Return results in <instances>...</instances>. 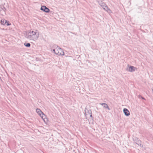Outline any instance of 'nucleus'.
Listing matches in <instances>:
<instances>
[{
    "label": "nucleus",
    "instance_id": "obj_7",
    "mask_svg": "<svg viewBox=\"0 0 153 153\" xmlns=\"http://www.w3.org/2000/svg\"><path fill=\"white\" fill-rule=\"evenodd\" d=\"M58 49L59 50H58V53H57V55L59 56L64 55V53L63 49L59 47L58 48Z\"/></svg>",
    "mask_w": 153,
    "mask_h": 153
},
{
    "label": "nucleus",
    "instance_id": "obj_19",
    "mask_svg": "<svg viewBox=\"0 0 153 153\" xmlns=\"http://www.w3.org/2000/svg\"><path fill=\"white\" fill-rule=\"evenodd\" d=\"M52 52H53L54 53H55V49H53Z\"/></svg>",
    "mask_w": 153,
    "mask_h": 153
},
{
    "label": "nucleus",
    "instance_id": "obj_20",
    "mask_svg": "<svg viewBox=\"0 0 153 153\" xmlns=\"http://www.w3.org/2000/svg\"><path fill=\"white\" fill-rule=\"evenodd\" d=\"M0 79H1V77L0 76Z\"/></svg>",
    "mask_w": 153,
    "mask_h": 153
},
{
    "label": "nucleus",
    "instance_id": "obj_3",
    "mask_svg": "<svg viewBox=\"0 0 153 153\" xmlns=\"http://www.w3.org/2000/svg\"><path fill=\"white\" fill-rule=\"evenodd\" d=\"M98 2L100 6L105 10L107 12H108V11H111V10L108 8V6L102 1H99Z\"/></svg>",
    "mask_w": 153,
    "mask_h": 153
},
{
    "label": "nucleus",
    "instance_id": "obj_9",
    "mask_svg": "<svg viewBox=\"0 0 153 153\" xmlns=\"http://www.w3.org/2000/svg\"><path fill=\"white\" fill-rule=\"evenodd\" d=\"M136 69H137V68L136 67H134L133 66H130L128 69H127L128 71L130 72H134L135 71Z\"/></svg>",
    "mask_w": 153,
    "mask_h": 153
},
{
    "label": "nucleus",
    "instance_id": "obj_13",
    "mask_svg": "<svg viewBox=\"0 0 153 153\" xmlns=\"http://www.w3.org/2000/svg\"><path fill=\"white\" fill-rule=\"evenodd\" d=\"M24 45L27 48H29L31 46L30 43H29L25 42L24 43Z\"/></svg>",
    "mask_w": 153,
    "mask_h": 153
},
{
    "label": "nucleus",
    "instance_id": "obj_10",
    "mask_svg": "<svg viewBox=\"0 0 153 153\" xmlns=\"http://www.w3.org/2000/svg\"><path fill=\"white\" fill-rule=\"evenodd\" d=\"M101 105H102V106L105 108H107L108 110H110V109L108 105L106 103H102L101 104Z\"/></svg>",
    "mask_w": 153,
    "mask_h": 153
},
{
    "label": "nucleus",
    "instance_id": "obj_21",
    "mask_svg": "<svg viewBox=\"0 0 153 153\" xmlns=\"http://www.w3.org/2000/svg\"><path fill=\"white\" fill-rule=\"evenodd\" d=\"M52 49H51V51H52Z\"/></svg>",
    "mask_w": 153,
    "mask_h": 153
},
{
    "label": "nucleus",
    "instance_id": "obj_5",
    "mask_svg": "<svg viewBox=\"0 0 153 153\" xmlns=\"http://www.w3.org/2000/svg\"><path fill=\"white\" fill-rule=\"evenodd\" d=\"M40 10L46 13H48L50 11V9L45 5L42 6L41 7Z\"/></svg>",
    "mask_w": 153,
    "mask_h": 153
},
{
    "label": "nucleus",
    "instance_id": "obj_12",
    "mask_svg": "<svg viewBox=\"0 0 153 153\" xmlns=\"http://www.w3.org/2000/svg\"><path fill=\"white\" fill-rule=\"evenodd\" d=\"M1 25H4L7 22V20L5 19H1Z\"/></svg>",
    "mask_w": 153,
    "mask_h": 153
},
{
    "label": "nucleus",
    "instance_id": "obj_17",
    "mask_svg": "<svg viewBox=\"0 0 153 153\" xmlns=\"http://www.w3.org/2000/svg\"><path fill=\"white\" fill-rule=\"evenodd\" d=\"M59 50L58 48H57V49H55V54L56 55H57V53H58V50Z\"/></svg>",
    "mask_w": 153,
    "mask_h": 153
},
{
    "label": "nucleus",
    "instance_id": "obj_6",
    "mask_svg": "<svg viewBox=\"0 0 153 153\" xmlns=\"http://www.w3.org/2000/svg\"><path fill=\"white\" fill-rule=\"evenodd\" d=\"M36 111L38 114L41 117V118H43V115L45 117V115L39 109L37 108L36 110Z\"/></svg>",
    "mask_w": 153,
    "mask_h": 153
},
{
    "label": "nucleus",
    "instance_id": "obj_8",
    "mask_svg": "<svg viewBox=\"0 0 153 153\" xmlns=\"http://www.w3.org/2000/svg\"><path fill=\"white\" fill-rule=\"evenodd\" d=\"M123 112L125 115L126 116H128L130 115L129 111L126 108H124L123 109Z\"/></svg>",
    "mask_w": 153,
    "mask_h": 153
},
{
    "label": "nucleus",
    "instance_id": "obj_18",
    "mask_svg": "<svg viewBox=\"0 0 153 153\" xmlns=\"http://www.w3.org/2000/svg\"><path fill=\"white\" fill-rule=\"evenodd\" d=\"M5 25H6L7 26H9L10 25H11L9 23V22H7H7L6 23V24H5Z\"/></svg>",
    "mask_w": 153,
    "mask_h": 153
},
{
    "label": "nucleus",
    "instance_id": "obj_11",
    "mask_svg": "<svg viewBox=\"0 0 153 153\" xmlns=\"http://www.w3.org/2000/svg\"><path fill=\"white\" fill-rule=\"evenodd\" d=\"M6 10V8L4 6H3L2 7H1V9L0 10V11L1 12L2 11H3V13L5 14H6V13H5Z\"/></svg>",
    "mask_w": 153,
    "mask_h": 153
},
{
    "label": "nucleus",
    "instance_id": "obj_1",
    "mask_svg": "<svg viewBox=\"0 0 153 153\" xmlns=\"http://www.w3.org/2000/svg\"><path fill=\"white\" fill-rule=\"evenodd\" d=\"M39 33L37 30L35 31L26 33L25 37L30 40L35 41L39 37Z\"/></svg>",
    "mask_w": 153,
    "mask_h": 153
},
{
    "label": "nucleus",
    "instance_id": "obj_16",
    "mask_svg": "<svg viewBox=\"0 0 153 153\" xmlns=\"http://www.w3.org/2000/svg\"><path fill=\"white\" fill-rule=\"evenodd\" d=\"M138 97L139 98H141L142 99L144 100H146L142 96H141L140 95H139L138 96Z\"/></svg>",
    "mask_w": 153,
    "mask_h": 153
},
{
    "label": "nucleus",
    "instance_id": "obj_15",
    "mask_svg": "<svg viewBox=\"0 0 153 153\" xmlns=\"http://www.w3.org/2000/svg\"><path fill=\"white\" fill-rule=\"evenodd\" d=\"M43 118H42L43 120H44V122H46V121L47 120V118L46 119V116L45 115V117L44 115H43Z\"/></svg>",
    "mask_w": 153,
    "mask_h": 153
},
{
    "label": "nucleus",
    "instance_id": "obj_4",
    "mask_svg": "<svg viewBox=\"0 0 153 153\" xmlns=\"http://www.w3.org/2000/svg\"><path fill=\"white\" fill-rule=\"evenodd\" d=\"M133 140L134 142L138 145L141 147H143V145L141 144V141L138 138L134 137L133 138Z\"/></svg>",
    "mask_w": 153,
    "mask_h": 153
},
{
    "label": "nucleus",
    "instance_id": "obj_2",
    "mask_svg": "<svg viewBox=\"0 0 153 153\" xmlns=\"http://www.w3.org/2000/svg\"><path fill=\"white\" fill-rule=\"evenodd\" d=\"M85 113H84L86 119H87V116L90 115V117L93 120L94 117L92 115L91 110L90 109H88L85 108Z\"/></svg>",
    "mask_w": 153,
    "mask_h": 153
},
{
    "label": "nucleus",
    "instance_id": "obj_14",
    "mask_svg": "<svg viewBox=\"0 0 153 153\" xmlns=\"http://www.w3.org/2000/svg\"><path fill=\"white\" fill-rule=\"evenodd\" d=\"M51 47L52 48H53V49H56L57 48H59V47H58L57 45L55 44H54L52 45Z\"/></svg>",
    "mask_w": 153,
    "mask_h": 153
}]
</instances>
